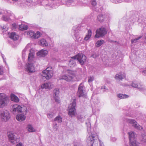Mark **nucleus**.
I'll return each instance as SVG.
<instances>
[{"mask_svg":"<svg viewBox=\"0 0 146 146\" xmlns=\"http://www.w3.org/2000/svg\"><path fill=\"white\" fill-rule=\"evenodd\" d=\"M111 140L113 141L114 142L116 140V138L115 137L111 138Z\"/></svg>","mask_w":146,"mask_h":146,"instance_id":"bf43d9fd","label":"nucleus"},{"mask_svg":"<svg viewBox=\"0 0 146 146\" xmlns=\"http://www.w3.org/2000/svg\"><path fill=\"white\" fill-rule=\"evenodd\" d=\"M38 44L41 46H48L49 43L48 41L46 39L42 38L38 41Z\"/></svg>","mask_w":146,"mask_h":146,"instance_id":"412c9836","label":"nucleus"},{"mask_svg":"<svg viewBox=\"0 0 146 146\" xmlns=\"http://www.w3.org/2000/svg\"><path fill=\"white\" fill-rule=\"evenodd\" d=\"M141 141L143 142L146 143V135L143 134L142 135Z\"/></svg>","mask_w":146,"mask_h":146,"instance_id":"a19ab883","label":"nucleus"},{"mask_svg":"<svg viewBox=\"0 0 146 146\" xmlns=\"http://www.w3.org/2000/svg\"><path fill=\"white\" fill-rule=\"evenodd\" d=\"M7 135L9 141L11 143L14 144L16 143L17 138L14 133L9 132L8 133Z\"/></svg>","mask_w":146,"mask_h":146,"instance_id":"6ab92c4d","label":"nucleus"},{"mask_svg":"<svg viewBox=\"0 0 146 146\" xmlns=\"http://www.w3.org/2000/svg\"><path fill=\"white\" fill-rule=\"evenodd\" d=\"M117 96L120 99H123L128 98L129 96L125 94H120L117 95Z\"/></svg>","mask_w":146,"mask_h":146,"instance_id":"7c9ffc66","label":"nucleus"},{"mask_svg":"<svg viewBox=\"0 0 146 146\" xmlns=\"http://www.w3.org/2000/svg\"><path fill=\"white\" fill-rule=\"evenodd\" d=\"M126 115L127 116H131L129 114H127Z\"/></svg>","mask_w":146,"mask_h":146,"instance_id":"0e129e2a","label":"nucleus"},{"mask_svg":"<svg viewBox=\"0 0 146 146\" xmlns=\"http://www.w3.org/2000/svg\"><path fill=\"white\" fill-rule=\"evenodd\" d=\"M53 87L52 84L50 82H46L42 84L41 86V88L45 89H51Z\"/></svg>","mask_w":146,"mask_h":146,"instance_id":"aec40b11","label":"nucleus"},{"mask_svg":"<svg viewBox=\"0 0 146 146\" xmlns=\"http://www.w3.org/2000/svg\"><path fill=\"white\" fill-rule=\"evenodd\" d=\"M9 99L4 93H0V108H3L7 106Z\"/></svg>","mask_w":146,"mask_h":146,"instance_id":"1a4fd4ad","label":"nucleus"},{"mask_svg":"<svg viewBox=\"0 0 146 146\" xmlns=\"http://www.w3.org/2000/svg\"><path fill=\"white\" fill-rule=\"evenodd\" d=\"M129 141L135 140V135L134 133L133 132L131 131L128 133Z\"/></svg>","mask_w":146,"mask_h":146,"instance_id":"a878e982","label":"nucleus"},{"mask_svg":"<svg viewBox=\"0 0 146 146\" xmlns=\"http://www.w3.org/2000/svg\"><path fill=\"white\" fill-rule=\"evenodd\" d=\"M16 146H23V144L22 143H19Z\"/></svg>","mask_w":146,"mask_h":146,"instance_id":"052dcab7","label":"nucleus"},{"mask_svg":"<svg viewBox=\"0 0 146 146\" xmlns=\"http://www.w3.org/2000/svg\"><path fill=\"white\" fill-rule=\"evenodd\" d=\"M72 32L74 36L75 41L79 43H82L83 42L82 39L80 36L79 35V29L78 27L77 26L74 27L72 30Z\"/></svg>","mask_w":146,"mask_h":146,"instance_id":"0eeeda50","label":"nucleus"},{"mask_svg":"<svg viewBox=\"0 0 146 146\" xmlns=\"http://www.w3.org/2000/svg\"><path fill=\"white\" fill-rule=\"evenodd\" d=\"M58 128V126L56 123H55L54 125L53 129L54 131H57Z\"/></svg>","mask_w":146,"mask_h":146,"instance_id":"09e8293b","label":"nucleus"},{"mask_svg":"<svg viewBox=\"0 0 146 146\" xmlns=\"http://www.w3.org/2000/svg\"><path fill=\"white\" fill-rule=\"evenodd\" d=\"M49 68L48 67L42 72V76L45 78L46 79L48 80L53 76V71L52 70H49Z\"/></svg>","mask_w":146,"mask_h":146,"instance_id":"f8f14e48","label":"nucleus"},{"mask_svg":"<svg viewBox=\"0 0 146 146\" xmlns=\"http://www.w3.org/2000/svg\"><path fill=\"white\" fill-rule=\"evenodd\" d=\"M28 131L30 132H33L35 131V129L31 125H28L27 127Z\"/></svg>","mask_w":146,"mask_h":146,"instance_id":"c85d7f7f","label":"nucleus"},{"mask_svg":"<svg viewBox=\"0 0 146 146\" xmlns=\"http://www.w3.org/2000/svg\"><path fill=\"white\" fill-rule=\"evenodd\" d=\"M25 51V49H24V50H23V51Z\"/></svg>","mask_w":146,"mask_h":146,"instance_id":"774afa93","label":"nucleus"},{"mask_svg":"<svg viewBox=\"0 0 146 146\" xmlns=\"http://www.w3.org/2000/svg\"><path fill=\"white\" fill-rule=\"evenodd\" d=\"M112 43H115V45H117L118 44V42L116 41H112Z\"/></svg>","mask_w":146,"mask_h":146,"instance_id":"13d9d810","label":"nucleus"},{"mask_svg":"<svg viewBox=\"0 0 146 146\" xmlns=\"http://www.w3.org/2000/svg\"><path fill=\"white\" fill-rule=\"evenodd\" d=\"M74 146H83V145L80 142H78L75 144Z\"/></svg>","mask_w":146,"mask_h":146,"instance_id":"8fccbe9b","label":"nucleus"},{"mask_svg":"<svg viewBox=\"0 0 146 146\" xmlns=\"http://www.w3.org/2000/svg\"><path fill=\"white\" fill-rule=\"evenodd\" d=\"M103 15L105 20L111 18V16L108 13H104L102 14Z\"/></svg>","mask_w":146,"mask_h":146,"instance_id":"2f4dec72","label":"nucleus"},{"mask_svg":"<svg viewBox=\"0 0 146 146\" xmlns=\"http://www.w3.org/2000/svg\"><path fill=\"white\" fill-rule=\"evenodd\" d=\"M145 38L146 40V33H145Z\"/></svg>","mask_w":146,"mask_h":146,"instance_id":"69168bd1","label":"nucleus"},{"mask_svg":"<svg viewBox=\"0 0 146 146\" xmlns=\"http://www.w3.org/2000/svg\"><path fill=\"white\" fill-rule=\"evenodd\" d=\"M3 12L2 14V20L6 22H9L11 19L10 16L11 15V11H9L3 10Z\"/></svg>","mask_w":146,"mask_h":146,"instance_id":"ddd939ff","label":"nucleus"},{"mask_svg":"<svg viewBox=\"0 0 146 146\" xmlns=\"http://www.w3.org/2000/svg\"><path fill=\"white\" fill-rule=\"evenodd\" d=\"M48 53V51L46 50H42L38 52L36 54L37 56L40 57H44Z\"/></svg>","mask_w":146,"mask_h":146,"instance_id":"4be33fe9","label":"nucleus"},{"mask_svg":"<svg viewBox=\"0 0 146 146\" xmlns=\"http://www.w3.org/2000/svg\"><path fill=\"white\" fill-rule=\"evenodd\" d=\"M54 121H57L59 123H61L62 122V118L60 116H58L55 118Z\"/></svg>","mask_w":146,"mask_h":146,"instance_id":"4c0bfd02","label":"nucleus"},{"mask_svg":"<svg viewBox=\"0 0 146 146\" xmlns=\"http://www.w3.org/2000/svg\"><path fill=\"white\" fill-rule=\"evenodd\" d=\"M84 86L82 83H81L79 86L77 92L79 97L82 96L84 97L85 94L84 90Z\"/></svg>","mask_w":146,"mask_h":146,"instance_id":"f3484780","label":"nucleus"},{"mask_svg":"<svg viewBox=\"0 0 146 146\" xmlns=\"http://www.w3.org/2000/svg\"><path fill=\"white\" fill-rule=\"evenodd\" d=\"M110 0L112 3H117V2H118V1H120V0L119 1L118 0Z\"/></svg>","mask_w":146,"mask_h":146,"instance_id":"5fc2aeb1","label":"nucleus"},{"mask_svg":"<svg viewBox=\"0 0 146 146\" xmlns=\"http://www.w3.org/2000/svg\"><path fill=\"white\" fill-rule=\"evenodd\" d=\"M141 73L144 75H146V69L141 71Z\"/></svg>","mask_w":146,"mask_h":146,"instance_id":"3c124183","label":"nucleus"},{"mask_svg":"<svg viewBox=\"0 0 146 146\" xmlns=\"http://www.w3.org/2000/svg\"><path fill=\"white\" fill-rule=\"evenodd\" d=\"M115 78L116 79L121 80L123 79V76L122 75L121 73H119L116 74Z\"/></svg>","mask_w":146,"mask_h":146,"instance_id":"473e14b6","label":"nucleus"},{"mask_svg":"<svg viewBox=\"0 0 146 146\" xmlns=\"http://www.w3.org/2000/svg\"><path fill=\"white\" fill-rule=\"evenodd\" d=\"M3 10L2 9H0V15H2V13H3Z\"/></svg>","mask_w":146,"mask_h":146,"instance_id":"680f3d73","label":"nucleus"},{"mask_svg":"<svg viewBox=\"0 0 146 146\" xmlns=\"http://www.w3.org/2000/svg\"><path fill=\"white\" fill-rule=\"evenodd\" d=\"M98 55H97L96 54H93L92 56V57L93 58H97L98 56Z\"/></svg>","mask_w":146,"mask_h":146,"instance_id":"864d4df0","label":"nucleus"},{"mask_svg":"<svg viewBox=\"0 0 146 146\" xmlns=\"http://www.w3.org/2000/svg\"><path fill=\"white\" fill-rule=\"evenodd\" d=\"M11 100L16 102H18L19 101V99L14 94H11L10 95Z\"/></svg>","mask_w":146,"mask_h":146,"instance_id":"b1692460","label":"nucleus"},{"mask_svg":"<svg viewBox=\"0 0 146 146\" xmlns=\"http://www.w3.org/2000/svg\"><path fill=\"white\" fill-rule=\"evenodd\" d=\"M92 34V32L91 30H88V34L86 35L84 38V40H87L91 37Z\"/></svg>","mask_w":146,"mask_h":146,"instance_id":"bb28decb","label":"nucleus"},{"mask_svg":"<svg viewBox=\"0 0 146 146\" xmlns=\"http://www.w3.org/2000/svg\"><path fill=\"white\" fill-rule=\"evenodd\" d=\"M17 120L19 121H22L24 120L26 118L25 116L23 114L18 115L16 117Z\"/></svg>","mask_w":146,"mask_h":146,"instance_id":"393cba45","label":"nucleus"},{"mask_svg":"<svg viewBox=\"0 0 146 146\" xmlns=\"http://www.w3.org/2000/svg\"><path fill=\"white\" fill-rule=\"evenodd\" d=\"M54 99L55 102L57 103H60V101L59 97L54 96Z\"/></svg>","mask_w":146,"mask_h":146,"instance_id":"c03bdc74","label":"nucleus"},{"mask_svg":"<svg viewBox=\"0 0 146 146\" xmlns=\"http://www.w3.org/2000/svg\"><path fill=\"white\" fill-rule=\"evenodd\" d=\"M86 124L88 133L86 140L88 146H97L99 140L98 137L96 132L92 131L91 132V123L89 119L86 122Z\"/></svg>","mask_w":146,"mask_h":146,"instance_id":"f257e3e1","label":"nucleus"},{"mask_svg":"<svg viewBox=\"0 0 146 146\" xmlns=\"http://www.w3.org/2000/svg\"><path fill=\"white\" fill-rule=\"evenodd\" d=\"M100 143L99 146H104L103 143L100 140Z\"/></svg>","mask_w":146,"mask_h":146,"instance_id":"6e6d98bb","label":"nucleus"},{"mask_svg":"<svg viewBox=\"0 0 146 146\" xmlns=\"http://www.w3.org/2000/svg\"><path fill=\"white\" fill-rule=\"evenodd\" d=\"M69 61L68 65L70 67H73L76 65V62L75 59H77L81 65H83L86 60V56L82 54H78L77 55L72 57Z\"/></svg>","mask_w":146,"mask_h":146,"instance_id":"7ed1b4c3","label":"nucleus"},{"mask_svg":"<svg viewBox=\"0 0 146 146\" xmlns=\"http://www.w3.org/2000/svg\"><path fill=\"white\" fill-rule=\"evenodd\" d=\"M77 118L80 121H83L85 118V116L83 115H78L77 116Z\"/></svg>","mask_w":146,"mask_h":146,"instance_id":"58836bf2","label":"nucleus"},{"mask_svg":"<svg viewBox=\"0 0 146 146\" xmlns=\"http://www.w3.org/2000/svg\"><path fill=\"white\" fill-rule=\"evenodd\" d=\"M138 21V22L142 24H143L145 22L144 19L140 17L139 18Z\"/></svg>","mask_w":146,"mask_h":146,"instance_id":"79ce46f5","label":"nucleus"},{"mask_svg":"<svg viewBox=\"0 0 146 146\" xmlns=\"http://www.w3.org/2000/svg\"><path fill=\"white\" fill-rule=\"evenodd\" d=\"M3 74V69L0 68V75H2Z\"/></svg>","mask_w":146,"mask_h":146,"instance_id":"4d7b16f0","label":"nucleus"},{"mask_svg":"<svg viewBox=\"0 0 146 146\" xmlns=\"http://www.w3.org/2000/svg\"><path fill=\"white\" fill-rule=\"evenodd\" d=\"M100 89L102 90L103 92H104L106 91V90H108V89L105 86H103L101 87Z\"/></svg>","mask_w":146,"mask_h":146,"instance_id":"49530a36","label":"nucleus"},{"mask_svg":"<svg viewBox=\"0 0 146 146\" xmlns=\"http://www.w3.org/2000/svg\"><path fill=\"white\" fill-rule=\"evenodd\" d=\"M2 30H4L3 31V32L4 37L5 38H7L9 37L11 39H13L14 40H17L19 37V36L17 35L15 32L11 33L9 35V33L8 32H4V31H7L8 29L7 27L6 26H3L2 27Z\"/></svg>","mask_w":146,"mask_h":146,"instance_id":"20e7f679","label":"nucleus"},{"mask_svg":"<svg viewBox=\"0 0 146 146\" xmlns=\"http://www.w3.org/2000/svg\"><path fill=\"white\" fill-rule=\"evenodd\" d=\"M123 121L129 123L132 125V126L138 130H141L142 127L140 126L137 121L134 119H128L124 117H122Z\"/></svg>","mask_w":146,"mask_h":146,"instance_id":"39448f33","label":"nucleus"},{"mask_svg":"<svg viewBox=\"0 0 146 146\" xmlns=\"http://www.w3.org/2000/svg\"><path fill=\"white\" fill-rule=\"evenodd\" d=\"M130 146H138V143L135 140L130 141Z\"/></svg>","mask_w":146,"mask_h":146,"instance_id":"f704fd0d","label":"nucleus"},{"mask_svg":"<svg viewBox=\"0 0 146 146\" xmlns=\"http://www.w3.org/2000/svg\"><path fill=\"white\" fill-rule=\"evenodd\" d=\"M96 33V34L95 36V38H98L104 36L106 35L107 33V31L105 28L102 27L97 29Z\"/></svg>","mask_w":146,"mask_h":146,"instance_id":"9d476101","label":"nucleus"},{"mask_svg":"<svg viewBox=\"0 0 146 146\" xmlns=\"http://www.w3.org/2000/svg\"><path fill=\"white\" fill-rule=\"evenodd\" d=\"M10 118V114L9 112L5 110L0 114V120L6 122Z\"/></svg>","mask_w":146,"mask_h":146,"instance_id":"9b49d317","label":"nucleus"},{"mask_svg":"<svg viewBox=\"0 0 146 146\" xmlns=\"http://www.w3.org/2000/svg\"><path fill=\"white\" fill-rule=\"evenodd\" d=\"M49 2L52 3L51 4H47L46 8L48 9L51 8H54L59 5L66 4L68 6L73 5L74 4L73 0H48Z\"/></svg>","mask_w":146,"mask_h":146,"instance_id":"f03ea898","label":"nucleus"},{"mask_svg":"<svg viewBox=\"0 0 146 146\" xmlns=\"http://www.w3.org/2000/svg\"><path fill=\"white\" fill-rule=\"evenodd\" d=\"M54 96L59 97V91L58 89L56 88L53 91Z\"/></svg>","mask_w":146,"mask_h":146,"instance_id":"72a5a7b5","label":"nucleus"},{"mask_svg":"<svg viewBox=\"0 0 146 146\" xmlns=\"http://www.w3.org/2000/svg\"><path fill=\"white\" fill-rule=\"evenodd\" d=\"M34 58V54L30 52L29 55L28 59L29 61H31Z\"/></svg>","mask_w":146,"mask_h":146,"instance_id":"c9c22d12","label":"nucleus"},{"mask_svg":"<svg viewBox=\"0 0 146 146\" xmlns=\"http://www.w3.org/2000/svg\"><path fill=\"white\" fill-rule=\"evenodd\" d=\"M68 74L62 76L61 79L68 82L71 81L74 77V74L71 71H68Z\"/></svg>","mask_w":146,"mask_h":146,"instance_id":"2eb2a0df","label":"nucleus"},{"mask_svg":"<svg viewBox=\"0 0 146 146\" xmlns=\"http://www.w3.org/2000/svg\"><path fill=\"white\" fill-rule=\"evenodd\" d=\"M142 36H135V38H133L131 40V42L132 44H136L139 42V40L141 39Z\"/></svg>","mask_w":146,"mask_h":146,"instance_id":"5701e85b","label":"nucleus"},{"mask_svg":"<svg viewBox=\"0 0 146 146\" xmlns=\"http://www.w3.org/2000/svg\"><path fill=\"white\" fill-rule=\"evenodd\" d=\"M76 105V100L74 99L72 103L70 104L68 106V114L71 117L75 116L76 113L75 109Z\"/></svg>","mask_w":146,"mask_h":146,"instance_id":"6e6552de","label":"nucleus"},{"mask_svg":"<svg viewBox=\"0 0 146 146\" xmlns=\"http://www.w3.org/2000/svg\"><path fill=\"white\" fill-rule=\"evenodd\" d=\"M1 55L2 57L3 58V61L5 63V64H6V61L5 60L6 58H4V55L2 54H1Z\"/></svg>","mask_w":146,"mask_h":146,"instance_id":"603ef678","label":"nucleus"},{"mask_svg":"<svg viewBox=\"0 0 146 146\" xmlns=\"http://www.w3.org/2000/svg\"><path fill=\"white\" fill-rule=\"evenodd\" d=\"M88 82L90 85L94 80V77L93 76H90L88 77Z\"/></svg>","mask_w":146,"mask_h":146,"instance_id":"e433bc0d","label":"nucleus"},{"mask_svg":"<svg viewBox=\"0 0 146 146\" xmlns=\"http://www.w3.org/2000/svg\"><path fill=\"white\" fill-rule=\"evenodd\" d=\"M78 4L79 5L81 6H85L86 5L85 3H84L82 1H80L78 2Z\"/></svg>","mask_w":146,"mask_h":146,"instance_id":"a18cd8bd","label":"nucleus"},{"mask_svg":"<svg viewBox=\"0 0 146 146\" xmlns=\"http://www.w3.org/2000/svg\"><path fill=\"white\" fill-rule=\"evenodd\" d=\"M68 145V146H70V144H69Z\"/></svg>","mask_w":146,"mask_h":146,"instance_id":"338daca9","label":"nucleus"},{"mask_svg":"<svg viewBox=\"0 0 146 146\" xmlns=\"http://www.w3.org/2000/svg\"><path fill=\"white\" fill-rule=\"evenodd\" d=\"M131 85L133 88H137L141 92H144L146 90L145 88L142 84L138 83L137 81L133 82Z\"/></svg>","mask_w":146,"mask_h":146,"instance_id":"4468645a","label":"nucleus"},{"mask_svg":"<svg viewBox=\"0 0 146 146\" xmlns=\"http://www.w3.org/2000/svg\"><path fill=\"white\" fill-rule=\"evenodd\" d=\"M13 110L12 112L14 114H16L19 113L23 112V114H26L27 112L26 111V109H27L26 108H22L20 105L17 104H15L13 105Z\"/></svg>","mask_w":146,"mask_h":146,"instance_id":"423d86ee","label":"nucleus"},{"mask_svg":"<svg viewBox=\"0 0 146 146\" xmlns=\"http://www.w3.org/2000/svg\"><path fill=\"white\" fill-rule=\"evenodd\" d=\"M91 3L92 5L93 6H95L96 5V0H91Z\"/></svg>","mask_w":146,"mask_h":146,"instance_id":"de8ad7c7","label":"nucleus"},{"mask_svg":"<svg viewBox=\"0 0 146 146\" xmlns=\"http://www.w3.org/2000/svg\"><path fill=\"white\" fill-rule=\"evenodd\" d=\"M19 29L22 31L26 30L28 29V27L27 25L21 24L19 25Z\"/></svg>","mask_w":146,"mask_h":146,"instance_id":"cd10ccee","label":"nucleus"},{"mask_svg":"<svg viewBox=\"0 0 146 146\" xmlns=\"http://www.w3.org/2000/svg\"><path fill=\"white\" fill-rule=\"evenodd\" d=\"M132 0H124V1L127 2H131V1Z\"/></svg>","mask_w":146,"mask_h":146,"instance_id":"e2e57ef3","label":"nucleus"},{"mask_svg":"<svg viewBox=\"0 0 146 146\" xmlns=\"http://www.w3.org/2000/svg\"><path fill=\"white\" fill-rule=\"evenodd\" d=\"M26 68V70L28 73L34 72L35 71V67L32 63H27Z\"/></svg>","mask_w":146,"mask_h":146,"instance_id":"a211bd4d","label":"nucleus"},{"mask_svg":"<svg viewBox=\"0 0 146 146\" xmlns=\"http://www.w3.org/2000/svg\"><path fill=\"white\" fill-rule=\"evenodd\" d=\"M27 35L32 38L36 39L39 38L42 34L39 31H37L36 33H35L33 31H30L27 32Z\"/></svg>","mask_w":146,"mask_h":146,"instance_id":"dca6fc26","label":"nucleus"},{"mask_svg":"<svg viewBox=\"0 0 146 146\" xmlns=\"http://www.w3.org/2000/svg\"><path fill=\"white\" fill-rule=\"evenodd\" d=\"M104 41L103 40H98L96 43L97 46H101L104 43Z\"/></svg>","mask_w":146,"mask_h":146,"instance_id":"ea45409f","label":"nucleus"},{"mask_svg":"<svg viewBox=\"0 0 146 146\" xmlns=\"http://www.w3.org/2000/svg\"><path fill=\"white\" fill-rule=\"evenodd\" d=\"M48 117L49 118H52L54 116V114L53 113H48L47 114Z\"/></svg>","mask_w":146,"mask_h":146,"instance_id":"37998d69","label":"nucleus"},{"mask_svg":"<svg viewBox=\"0 0 146 146\" xmlns=\"http://www.w3.org/2000/svg\"><path fill=\"white\" fill-rule=\"evenodd\" d=\"M104 17L102 14L98 15L97 17L98 20L100 23L102 22L105 20Z\"/></svg>","mask_w":146,"mask_h":146,"instance_id":"c756f323","label":"nucleus"}]
</instances>
